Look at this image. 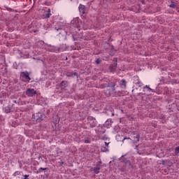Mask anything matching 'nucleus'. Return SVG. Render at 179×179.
<instances>
[{
	"label": "nucleus",
	"mask_w": 179,
	"mask_h": 179,
	"mask_svg": "<svg viewBox=\"0 0 179 179\" xmlns=\"http://www.w3.org/2000/svg\"><path fill=\"white\" fill-rule=\"evenodd\" d=\"M115 86H117V80H109L107 84H105V87H111V91L108 92L109 96H111V93H116Z\"/></svg>",
	"instance_id": "f257e3e1"
},
{
	"label": "nucleus",
	"mask_w": 179,
	"mask_h": 179,
	"mask_svg": "<svg viewBox=\"0 0 179 179\" xmlns=\"http://www.w3.org/2000/svg\"><path fill=\"white\" fill-rule=\"evenodd\" d=\"M32 118H34L36 122H41V121L45 118V115L42 113H36L32 115Z\"/></svg>",
	"instance_id": "f03ea898"
},
{
	"label": "nucleus",
	"mask_w": 179,
	"mask_h": 179,
	"mask_svg": "<svg viewBox=\"0 0 179 179\" xmlns=\"http://www.w3.org/2000/svg\"><path fill=\"white\" fill-rule=\"evenodd\" d=\"M20 78L21 79H22L23 82H27V83H29L30 80H31V78H30V74L27 71L21 72Z\"/></svg>",
	"instance_id": "7ed1b4c3"
},
{
	"label": "nucleus",
	"mask_w": 179,
	"mask_h": 179,
	"mask_svg": "<svg viewBox=\"0 0 179 179\" xmlns=\"http://www.w3.org/2000/svg\"><path fill=\"white\" fill-rule=\"evenodd\" d=\"M87 120L90 128L96 127L98 124L97 120L92 116H88Z\"/></svg>",
	"instance_id": "20e7f679"
},
{
	"label": "nucleus",
	"mask_w": 179,
	"mask_h": 179,
	"mask_svg": "<svg viewBox=\"0 0 179 179\" xmlns=\"http://www.w3.org/2000/svg\"><path fill=\"white\" fill-rule=\"evenodd\" d=\"M130 136L133 138V143H138L141 139V134L138 131H133Z\"/></svg>",
	"instance_id": "39448f33"
},
{
	"label": "nucleus",
	"mask_w": 179,
	"mask_h": 179,
	"mask_svg": "<svg viewBox=\"0 0 179 179\" xmlns=\"http://www.w3.org/2000/svg\"><path fill=\"white\" fill-rule=\"evenodd\" d=\"M25 94L28 97H33L37 94V91L34 90V89L28 88L25 92Z\"/></svg>",
	"instance_id": "423d86ee"
},
{
	"label": "nucleus",
	"mask_w": 179,
	"mask_h": 179,
	"mask_svg": "<svg viewBox=\"0 0 179 179\" xmlns=\"http://www.w3.org/2000/svg\"><path fill=\"white\" fill-rule=\"evenodd\" d=\"M78 9L81 16H83V17H85L86 16V14L87 13V12L86 11V7L83 4H80Z\"/></svg>",
	"instance_id": "0eeeda50"
},
{
	"label": "nucleus",
	"mask_w": 179,
	"mask_h": 179,
	"mask_svg": "<svg viewBox=\"0 0 179 179\" xmlns=\"http://www.w3.org/2000/svg\"><path fill=\"white\" fill-rule=\"evenodd\" d=\"M101 169V162H98L96 163V165L95 167L93 169V171L95 174H99L100 173V170Z\"/></svg>",
	"instance_id": "6e6552de"
},
{
	"label": "nucleus",
	"mask_w": 179,
	"mask_h": 179,
	"mask_svg": "<svg viewBox=\"0 0 179 179\" xmlns=\"http://www.w3.org/2000/svg\"><path fill=\"white\" fill-rule=\"evenodd\" d=\"M68 85H69V82L66 80H62L59 84V87L62 90H66V87H68Z\"/></svg>",
	"instance_id": "1a4fd4ad"
},
{
	"label": "nucleus",
	"mask_w": 179,
	"mask_h": 179,
	"mask_svg": "<svg viewBox=\"0 0 179 179\" xmlns=\"http://www.w3.org/2000/svg\"><path fill=\"white\" fill-rule=\"evenodd\" d=\"M48 51H50V52H59V49L55 46L49 45Z\"/></svg>",
	"instance_id": "9d476101"
},
{
	"label": "nucleus",
	"mask_w": 179,
	"mask_h": 179,
	"mask_svg": "<svg viewBox=\"0 0 179 179\" xmlns=\"http://www.w3.org/2000/svg\"><path fill=\"white\" fill-rule=\"evenodd\" d=\"M117 64L116 62L109 66V71L112 72V73H114V72H115V70L117 69Z\"/></svg>",
	"instance_id": "9b49d317"
},
{
	"label": "nucleus",
	"mask_w": 179,
	"mask_h": 179,
	"mask_svg": "<svg viewBox=\"0 0 179 179\" xmlns=\"http://www.w3.org/2000/svg\"><path fill=\"white\" fill-rule=\"evenodd\" d=\"M120 86L122 89H127V80L122 79L120 80Z\"/></svg>",
	"instance_id": "f8f14e48"
},
{
	"label": "nucleus",
	"mask_w": 179,
	"mask_h": 179,
	"mask_svg": "<svg viewBox=\"0 0 179 179\" xmlns=\"http://www.w3.org/2000/svg\"><path fill=\"white\" fill-rule=\"evenodd\" d=\"M113 120L111 119H108L106 122H105V127H106V128H110L111 127V124H113Z\"/></svg>",
	"instance_id": "ddd939ff"
},
{
	"label": "nucleus",
	"mask_w": 179,
	"mask_h": 179,
	"mask_svg": "<svg viewBox=\"0 0 179 179\" xmlns=\"http://www.w3.org/2000/svg\"><path fill=\"white\" fill-rule=\"evenodd\" d=\"M51 9L48 8L47 13H45L43 16L45 17V19H50V17H51Z\"/></svg>",
	"instance_id": "4468645a"
},
{
	"label": "nucleus",
	"mask_w": 179,
	"mask_h": 179,
	"mask_svg": "<svg viewBox=\"0 0 179 179\" xmlns=\"http://www.w3.org/2000/svg\"><path fill=\"white\" fill-rule=\"evenodd\" d=\"M57 26L59 27H55V30H57V31H59V30H62L64 29V25H62V22H58Z\"/></svg>",
	"instance_id": "2eb2a0df"
},
{
	"label": "nucleus",
	"mask_w": 179,
	"mask_h": 179,
	"mask_svg": "<svg viewBox=\"0 0 179 179\" xmlns=\"http://www.w3.org/2000/svg\"><path fill=\"white\" fill-rule=\"evenodd\" d=\"M143 92H155L154 90H152V88H150L149 86L145 85L143 87Z\"/></svg>",
	"instance_id": "dca6fc26"
},
{
	"label": "nucleus",
	"mask_w": 179,
	"mask_h": 179,
	"mask_svg": "<svg viewBox=\"0 0 179 179\" xmlns=\"http://www.w3.org/2000/svg\"><path fill=\"white\" fill-rule=\"evenodd\" d=\"M106 115H108L109 117H114V111L111 110H107L106 111Z\"/></svg>",
	"instance_id": "f3484780"
},
{
	"label": "nucleus",
	"mask_w": 179,
	"mask_h": 179,
	"mask_svg": "<svg viewBox=\"0 0 179 179\" xmlns=\"http://www.w3.org/2000/svg\"><path fill=\"white\" fill-rule=\"evenodd\" d=\"M124 159V155H122L120 157V160H122V162H123V163H124L125 164H129V166H131V162L128 159Z\"/></svg>",
	"instance_id": "a211bd4d"
},
{
	"label": "nucleus",
	"mask_w": 179,
	"mask_h": 179,
	"mask_svg": "<svg viewBox=\"0 0 179 179\" xmlns=\"http://www.w3.org/2000/svg\"><path fill=\"white\" fill-rule=\"evenodd\" d=\"M5 113H6V114H9V113H12V108H10V106H6Z\"/></svg>",
	"instance_id": "6ab92c4d"
},
{
	"label": "nucleus",
	"mask_w": 179,
	"mask_h": 179,
	"mask_svg": "<svg viewBox=\"0 0 179 179\" xmlns=\"http://www.w3.org/2000/svg\"><path fill=\"white\" fill-rule=\"evenodd\" d=\"M169 6V8H172V9H176V8H177V3L174 1H171Z\"/></svg>",
	"instance_id": "aec40b11"
},
{
	"label": "nucleus",
	"mask_w": 179,
	"mask_h": 179,
	"mask_svg": "<svg viewBox=\"0 0 179 179\" xmlns=\"http://www.w3.org/2000/svg\"><path fill=\"white\" fill-rule=\"evenodd\" d=\"M109 54L113 57L115 54V49L114 48V46L111 45L110 50L109 51Z\"/></svg>",
	"instance_id": "412c9836"
},
{
	"label": "nucleus",
	"mask_w": 179,
	"mask_h": 179,
	"mask_svg": "<svg viewBox=\"0 0 179 179\" xmlns=\"http://www.w3.org/2000/svg\"><path fill=\"white\" fill-rule=\"evenodd\" d=\"M47 170V168H39L36 171V174H39V173H42L43 171Z\"/></svg>",
	"instance_id": "4be33fe9"
},
{
	"label": "nucleus",
	"mask_w": 179,
	"mask_h": 179,
	"mask_svg": "<svg viewBox=\"0 0 179 179\" xmlns=\"http://www.w3.org/2000/svg\"><path fill=\"white\" fill-rule=\"evenodd\" d=\"M135 85H136V86H138V87H142L143 86V83H142V82L141 81H137L136 83H135Z\"/></svg>",
	"instance_id": "5701e85b"
},
{
	"label": "nucleus",
	"mask_w": 179,
	"mask_h": 179,
	"mask_svg": "<svg viewBox=\"0 0 179 179\" xmlns=\"http://www.w3.org/2000/svg\"><path fill=\"white\" fill-rule=\"evenodd\" d=\"M127 140L132 141H133L132 138H129V137H124V138H122V143H125V141H127Z\"/></svg>",
	"instance_id": "b1692460"
},
{
	"label": "nucleus",
	"mask_w": 179,
	"mask_h": 179,
	"mask_svg": "<svg viewBox=\"0 0 179 179\" xmlns=\"http://www.w3.org/2000/svg\"><path fill=\"white\" fill-rule=\"evenodd\" d=\"M101 152H108V147L102 146L101 148Z\"/></svg>",
	"instance_id": "393cba45"
},
{
	"label": "nucleus",
	"mask_w": 179,
	"mask_h": 179,
	"mask_svg": "<svg viewBox=\"0 0 179 179\" xmlns=\"http://www.w3.org/2000/svg\"><path fill=\"white\" fill-rule=\"evenodd\" d=\"M134 149H136V150H137L138 155H142V152H139V145H136V147H135Z\"/></svg>",
	"instance_id": "a878e982"
},
{
	"label": "nucleus",
	"mask_w": 179,
	"mask_h": 179,
	"mask_svg": "<svg viewBox=\"0 0 179 179\" xmlns=\"http://www.w3.org/2000/svg\"><path fill=\"white\" fill-rule=\"evenodd\" d=\"M175 155H176V156H178V155H179V146H178V147H176V148H175Z\"/></svg>",
	"instance_id": "bb28decb"
},
{
	"label": "nucleus",
	"mask_w": 179,
	"mask_h": 179,
	"mask_svg": "<svg viewBox=\"0 0 179 179\" xmlns=\"http://www.w3.org/2000/svg\"><path fill=\"white\" fill-rule=\"evenodd\" d=\"M95 62H96V65H100V64L101 63V59H100V58L96 59Z\"/></svg>",
	"instance_id": "cd10ccee"
},
{
	"label": "nucleus",
	"mask_w": 179,
	"mask_h": 179,
	"mask_svg": "<svg viewBox=\"0 0 179 179\" xmlns=\"http://www.w3.org/2000/svg\"><path fill=\"white\" fill-rule=\"evenodd\" d=\"M20 171H15L14 173H13V176L14 177H16V176H20Z\"/></svg>",
	"instance_id": "c85d7f7f"
},
{
	"label": "nucleus",
	"mask_w": 179,
	"mask_h": 179,
	"mask_svg": "<svg viewBox=\"0 0 179 179\" xmlns=\"http://www.w3.org/2000/svg\"><path fill=\"white\" fill-rule=\"evenodd\" d=\"M66 76H68V78H71L72 76H73V74L71 73H67Z\"/></svg>",
	"instance_id": "c756f323"
},
{
	"label": "nucleus",
	"mask_w": 179,
	"mask_h": 179,
	"mask_svg": "<svg viewBox=\"0 0 179 179\" xmlns=\"http://www.w3.org/2000/svg\"><path fill=\"white\" fill-rule=\"evenodd\" d=\"M72 74H73V76H77V78L78 76V73H76V72H73V73H72Z\"/></svg>",
	"instance_id": "7c9ffc66"
},
{
	"label": "nucleus",
	"mask_w": 179,
	"mask_h": 179,
	"mask_svg": "<svg viewBox=\"0 0 179 179\" xmlns=\"http://www.w3.org/2000/svg\"><path fill=\"white\" fill-rule=\"evenodd\" d=\"M122 136L118 135V136H116V139L117 141H120V138H122Z\"/></svg>",
	"instance_id": "2f4dec72"
},
{
	"label": "nucleus",
	"mask_w": 179,
	"mask_h": 179,
	"mask_svg": "<svg viewBox=\"0 0 179 179\" xmlns=\"http://www.w3.org/2000/svg\"><path fill=\"white\" fill-rule=\"evenodd\" d=\"M90 141L87 139L84 140V143H89Z\"/></svg>",
	"instance_id": "473e14b6"
},
{
	"label": "nucleus",
	"mask_w": 179,
	"mask_h": 179,
	"mask_svg": "<svg viewBox=\"0 0 179 179\" xmlns=\"http://www.w3.org/2000/svg\"><path fill=\"white\" fill-rule=\"evenodd\" d=\"M105 147L108 148L109 143L105 142Z\"/></svg>",
	"instance_id": "72a5a7b5"
},
{
	"label": "nucleus",
	"mask_w": 179,
	"mask_h": 179,
	"mask_svg": "<svg viewBox=\"0 0 179 179\" xmlns=\"http://www.w3.org/2000/svg\"><path fill=\"white\" fill-rule=\"evenodd\" d=\"M11 125L12 127H16V124H13V123Z\"/></svg>",
	"instance_id": "f704fd0d"
},
{
	"label": "nucleus",
	"mask_w": 179,
	"mask_h": 179,
	"mask_svg": "<svg viewBox=\"0 0 179 179\" xmlns=\"http://www.w3.org/2000/svg\"><path fill=\"white\" fill-rule=\"evenodd\" d=\"M138 94H142V93H139Z\"/></svg>",
	"instance_id": "c9c22d12"
}]
</instances>
